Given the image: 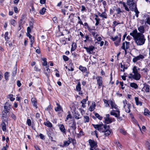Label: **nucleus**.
Instances as JSON below:
<instances>
[{
  "mask_svg": "<svg viewBox=\"0 0 150 150\" xmlns=\"http://www.w3.org/2000/svg\"><path fill=\"white\" fill-rule=\"evenodd\" d=\"M83 48L86 50L87 52L89 54H92L91 52L93 50L95 47L93 46H89L88 47H84Z\"/></svg>",
  "mask_w": 150,
  "mask_h": 150,
  "instance_id": "f8f14e48",
  "label": "nucleus"
},
{
  "mask_svg": "<svg viewBox=\"0 0 150 150\" xmlns=\"http://www.w3.org/2000/svg\"><path fill=\"white\" fill-rule=\"evenodd\" d=\"M80 115L78 112H76L74 113V117L76 119L78 120L81 118V117H80Z\"/></svg>",
  "mask_w": 150,
  "mask_h": 150,
  "instance_id": "a878e982",
  "label": "nucleus"
},
{
  "mask_svg": "<svg viewBox=\"0 0 150 150\" xmlns=\"http://www.w3.org/2000/svg\"><path fill=\"white\" fill-rule=\"evenodd\" d=\"M44 124L46 126L50 127H52V124L49 121H47L46 122H44Z\"/></svg>",
  "mask_w": 150,
  "mask_h": 150,
  "instance_id": "7c9ffc66",
  "label": "nucleus"
},
{
  "mask_svg": "<svg viewBox=\"0 0 150 150\" xmlns=\"http://www.w3.org/2000/svg\"><path fill=\"white\" fill-rule=\"evenodd\" d=\"M123 103L124 104V108H125L127 106V104H128L127 103V100H123Z\"/></svg>",
  "mask_w": 150,
  "mask_h": 150,
  "instance_id": "052dcab7",
  "label": "nucleus"
},
{
  "mask_svg": "<svg viewBox=\"0 0 150 150\" xmlns=\"http://www.w3.org/2000/svg\"><path fill=\"white\" fill-rule=\"evenodd\" d=\"M7 40V41L6 42V43L7 44H8V45L10 47H11L12 46V44L11 42L9 40Z\"/></svg>",
  "mask_w": 150,
  "mask_h": 150,
  "instance_id": "bf43d9fd",
  "label": "nucleus"
},
{
  "mask_svg": "<svg viewBox=\"0 0 150 150\" xmlns=\"http://www.w3.org/2000/svg\"><path fill=\"white\" fill-rule=\"evenodd\" d=\"M11 23L12 25H13L14 26H15L16 24V21L14 19H12L11 20Z\"/></svg>",
  "mask_w": 150,
  "mask_h": 150,
  "instance_id": "de8ad7c7",
  "label": "nucleus"
},
{
  "mask_svg": "<svg viewBox=\"0 0 150 150\" xmlns=\"http://www.w3.org/2000/svg\"><path fill=\"white\" fill-rule=\"evenodd\" d=\"M81 83L80 82H78L77 83V84L76 86V90L77 91H79V94L80 95H81L83 94V93L82 91H81Z\"/></svg>",
  "mask_w": 150,
  "mask_h": 150,
  "instance_id": "ddd939ff",
  "label": "nucleus"
},
{
  "mask_svg": "<svg viewBox=\"0 0 150 150\" xmlns=\"http://www.w3.org/2000/svg\"><path fill=\"white\" fill-rule=\"evenodd\" d=\"M104 121L107 124L111 123L112 122L115 121L114 118H111L110 117V115L109 114L106 115V116L104 118Z\"/></svg>",
  "mask_w": 150,
  "mask_h": 150,
  "instance_id": "0eeeda50",
  "label": "nucleus"
},
{
  "mask_svg": "<svg viewBox=\"0 0 150 150\" xmlns=\"http://www.w3.org/2000/svg\"><path fill=\"white\" fill-rule=\"evenodd\" d=\"M110 114L111 115L114 116L115 117H117L118 121H120L122 120V117H120L119 110H113L110 112Z\"/></svg>",
  "mask_w": 150,
  "mask_h": 150,
  "instance_id": "39448f33",
  "label": "nucleus"
},
{
  "mask_svg": "<svg viewBox=\"0 0 150 150\" xmlns=\"http://www.w3.org/2000/svg\"><path fill=\"white\" fill-rule=\"evenodd\" d=\"M120 4L123 5L125 9L127 11H129L130 10L133 11L134 9L137 8L136 3L135 1L134 0H127V4L129 6L128 7L126 4L123 2L120 1Z\"/></svg>",
  "mask_w": 150,
  "mask_h": 150,
  "instance_id": "f03ea898",
  "label": "nucleus"
},
{
  "mask_svg": "<svg viewBox=\"0 0 150 150\" xmlns=\"http://www.w3.org/2000/svg\"><path fill=\"white\" fill-rule=\"evenodd\" d=\"M132 11H134L135 13V15L136 16L137 18H138V17L139 14V12L138 11L137 7L134 9Z\"/></svg>",
  "mask_w": 150,
  "mask_h": 150,
  "instance_id": "f704fd0d",
  "label": "nucleus"
},
{
  "mask_svg": "<svg viewBox=\"0 0 150 150\" xmlns=\"http://www.w3.org/2000/svg\"><path fill=\"white\" fill-rule=\"evenodd\" d=\"M103 101L104 103L106 104V107L110 106L109 104L108 103V102H110V100L108 101L105 99H103Z\"/></svg>",
  "mask_w": 150,
  "mask_h": 150,
  "instance_id": "49530a36",
  "label": "nucleus"
},
{
  "mask_svg": "<svg viewBox=\"0 0 150 150\" xmlns=\"http://www.w3.org/2000/svg\"><path fill=\"white\" fill-rule=\"evenodd\" d=\"M120 132L121 133L124 135L126 134V132L122 129H120Z\"/></svg>",
  "mask_w": 150,
  "mask_h": 150,
  "instance_id": "e2e57ef3",
  "label": "nucleus"
},
{
  "mask_svg": "<svg viewBox=\"0 0 150 150\" xmlns=\"http://www.w3.org/2000/svg\"><path fill=\"white\" fill-rule=\"evenodd\" d=\"M72 140V139L71 138H68V140L67 141H64V142L63 146H67L71 143Z\"/></svg>",
  "mask_w": 150,
  "mask_h": 150,
  "instance_id": "2eb2a0df",
  "label": "nucleus"
},
{
  "mask_svg": "<svg viewBox=\"0 0 150 150\" xmlns=\"http://www.w3.org/2000/svg\"><path fill=\"white\" fill-rule=\"evenodd\" d=\"M26 20V16L25 15H22L20 20V23L21 24H23L25 23Z\"/></svg>",
  "mask_w": 150,
  "mask_h": 150,
  "instance_id": "aec40b11",
  "label": "nucleus"
},
{
  "mask_svg": "<svg viewBox=\"0 0 150 150\" xmlns=\"http://www.w3.org/2000/svg\"><path fill=\"white\" fill-rule=\"evenodd\" d=\"M95 20H96V22L95 23V25L97 26L99 24V22L100 20V19L99 18H95Z\"/></svg>",
  "mask_w": 150,
  "mask_h": 150,
  "instance_id": "864d4df0",
  "label": "nucleus"
},
{
  "mask_svg": "<svg viewBox=\"0 0 150 150\" xmlns=\"http://www.w3.org/2000/svg\"><path fill=\"white\" fill-rule=\"evenodd\" d=\"M99 35L98 34H96L95 38L98 41H100L102 39V38L100 37H98Z\"/></svg>",
  "mask_w": 150,
  "mask_h": 150,
  "instance_id": "ea45409f",
  "label": "nucleus"
},
{
  "mask_svg": "<svg viewBox=\"0 0 150 150\" xmlns=\"http://www.w3.org/2000/svg\"><path fill=\"white\" fill-rule=\"evenodd\" d=\"M88 142L91 148H94L97 146V142L93 140L89 139Z\"/></svg>",
  "mask_w": 150,
  "mask_h": 150,
  "instance_id": "4468645a",
  "label": "nucleus"
},
{
  "mask_svg": "<svg viewBox=\"0 0 150 150\" xmlns=\"http://www.w3.org/2000/svg\"><path fill=\"white\" fill-rule=\"evenodd\" d=\"M8 33L7 32H6L5 34V39L6 40H7L9 39V38L8 36Z\"/></svg>",
  "mask_w": 150,
  "mask_h": 150,
  "instance_id": "09e8293b",
  "label": "nucleus"
},
{
  "mask_svg": "<svg viewBox=\"0 0 150 150\" xmlns=\"http://www.w3.org/2000/svg\"><path fill=\"white\" fill-rule=\"evenodd\" d=\"M81 11L82 12L83 11H86V9L85 7V6L83 5H82L81 6Z\"/></svg>",
  "mask_w": 150,
  "mask_h": 150,
  "instance_id": "13d9d810",
  "label": "nucleus"
},
{
  "mask_svg": "<svg viewBox=\"0 0 150 150\" xmlns=\"http://www.w3.org/2000/svg\"><path fill=\"white\" fill-rule=\"evenodd\" d=\"M44 62L43 63V65L44 66H46L47 65V62L46 61L47 59L46 58H43L42 59Z\"/></svg>",
  "mask_w": 150,
  "mask_h": 150,
  "instance_id": "8fccbe9b",
  "label": "nucleus"
},
{
  "mask_svg": "<svg viewBox=\"0 0 150 150\" xmlns=\"http://www.w3.org/2000/svg\"><path fill=\"white\" fill-rule=\"evenodd\" d=\"M129 75L130 76H129V78L133 79L136 80H139L141 77V74L139 73L135 74H130Z\"/></svg>",
  "mask_w": 150,
  "mask_h": 150,
  "instance_id": "1a4fd4ad",
  "label": "nucleus"
},
{
  "mask_svg": "<svg viewBox=\"0 0 150 150\" xmlns=\"http://www.w3.org/2000/svg\"><path fill=\"white\" fill-rule=\"evenodd\" d=\"M72 118V116L71 115L70 112H69V113L68 114V115H67V117L66 118V119L65 120L66 121H67V120H68L69 119V118Z\"/></svg>",
  "mask_w": 150,
  "mask_h": 150,
  "instance_id": "3c124183",
  "label": "nucleus"
},
{
  "mask_svg": "<svg viewBox=\"0 0 150 150\" xmlns=\"http://www.w3.org/2000/svg\"><path fill=\"white\" fill-rule=\"evenodd\" d=\"M129 42L125 41L122 43L121 48L122 49L124 50L125 52H126L127 50L129 49Z\"/></svg>",
  "mask_w": 150,
  "mask_h": 150,
  "instance_id": "9d476101",
  "label": "nucleus"
},
{
  "mask_svg": "<svg viewBox=\"0 0 150 150\" xmlns=\"http://www.w3.org/2000/svg\"><path fill=\"white\" fill-rule=\"evenodd\" d=\"M132 72L134 74L139 73L137 70V67L136 66H134L132 69Z\"/></svg>",
  "mask_w": 150,
  "mask_h": 150,
  "instance_id": "72a5a7b5",
  "label": "nucleus"
},
{
  "mask_svg": "<svg viewBox=\"0 0 150 150\" xmlns=\"http://www.w3.org/2000/svg\"><path fill=\"white\" fill-rule=\"evenodd\" d=\"M144 58V56L143 55L140 54L139 55L134 57L132 59V61L134 63H136L138 60H140L142 61Z\"/></svg>",
  "mask_w": 150,
  "mask_h": 150,
  "instance_id": "9b49d317",
  "label": "nucleus"
},
{
  "mask_svg": "<svg viewBox=\"0 0 150 150\" xmlns=\"http://www.w3.org/2000/svg\"><path fill=\"white\" fill-rule=\"evenodd\" d=\"M11 105L9 103V101L8 100L5 103L4 107V110L2 112V121L6 122L8 119V113L11 109Z\"/></svg>",
  "mask_w": 150,
  "mask_h": 150,
  "instance_id": "7ed1b4c3",
  "label": "nucleus"
},
{
  "mask_svg": "<svg viewBox=\"0 0 150 150\" xmlns=\"http://www.w3.org/2000/svg\"><path fill=\"white\" fill-rule=\"evenodd\" d=\"M63 58L64 60L65 61H68L69 59V58L67 56H66L65 55H63Z\"/></svg>",
  "mask_w": 150,
  "mask_h": 150,
  "instance_id": "5fc2aeb1",
  "label": "nucleus"
},
{
  "mask_svg": "<svg viewBox=\"0 0 150 150\" xmlns=\"http://www.w3.org/2000/svg\"><path fill=\"white\" fill-rule=\"evenodd\" d=\"M79 69L83 72H85L87 70L86 69L85 67H82L81 66H79Z\"/></svg>",
  "mask_w": 150,
  "mask_h": 150,
  "instance_id": "58836bf2",
  "label": "nucleus"
},
{
  "mask_svg": "<svg viewBox=\"0 0 150 150\" xmlns=\"http://www.w3.org/2000/svg\"><path fill=\"white\" fill-rule=\"evenodd\" d=\"M33 28H31L30 27H28L27 28V33H30L31 32V30Z\"/></svg>",
  "mask_w": 150,
  "mask_h": 150,
  "instance_id": "338daca9",
  "label": "nucleus"
},
{
  "mask_svg": "<svg viewBox=\"0 0 150 150\" xmlns=\"http://www.w3.org/2000/svg\"><path fill=\"white\" fill-rule=\"evenodd\" d=\"M77 47L76 43L75 42H73L71 48V51H73L75 50Z\"/></svg>",
  "mask_w": 150,
  "mask_h": 150,
  "instance_id": "c85d7f7f",
  "label": "nucleus"
},
{
  "mask_svg": "<svg viewBox=\"0 0 150 150\" xmlns=\"http://www.w3.org/2000/svg\"><path fill=\"white\" fill-rule=\"evenodd\" d=\"M144 115H150V112L147 109H145L144 110Z\"/></svg>",
  "mask_w": 150,
  "mask_h": 150,
  "instance_id": "c9c22d12",
  "label": "nucleus"
},
{
  "mask_svg": "<svg viewBox=\"0 0 150 150\" xmlns=\"http://www.w3.org/2000/svg\"><path fill=\"white\" fill-rule=\"evenodd\" d=\"M84 122L85 123L88 122L89 121V117L87 116H84Z\"/></svg>",
  "mask_w": 150,
  "mask_h": 150,
  "instance_id": "473e14b6",
  "label": "nucleus"
},
{
  "mask_svg": "<svg viewBox=\"0 0 150 150\" xmlns=\"http://www.w3.org/2000/svg\"><path fill=\"white\" fill-rule=\"evenodd\" d=\"M95 115L96 117L100 120H101L103 118V117L97 113H96Z\"/></svg>",
  "mask_w": 150,
  "mask_h": 150,
  "instance_id": "c03bdc74",
  "label": "nucleus"
},
{
  "mask_svg": "<svg viewBox=\"0 0 150 150\" xmlns=\"http://www.w3.org/2000/svg\"><path fill=\"white\" fill-rule=\"evenodd\" d=\"M143 89H144L146 92H149L150 86L149 85L147 84L145 85Z\"/></svg>",
  "mask_w": 150,
  "mask_h": 150,
  "instance_id": "b1692460",
  "label": "nucleus"
},
{
  "mask_svg": "<svg viewBox=\"0 0 150 150\" xmlns=\"http://www.w3.org/2000/svg\"><path fill=\"white\" fill-rule=\"evenodd\" d=\"M130 86L131 87L134 88L135 89H137L138 87L137 85L134 83H131L130 84Z\"/></svg>",
  "mask_w": 150,
  "mask_h": 150,
  "instance_id": "c756f323",
  "label": "nucleus"
},
{
  "mask_svg": "<svg viewBox=\"0 0 150 150\" xmlns=\"http://www.w3.org/2000/svg\"><path fill=\"white\" fill-rule=\"evenodd\" d=\"M92 125L95 128L98 130L100 132H104L107 129L109 128V126H107L106 125H104L102 123L98 125L92 124Z\"/></svg>",
  "mask_w": 150,
  "mask_h": 150,
  "instance_id": "20e7f679",
  "label": "nucleus"
},
{
  "mask_svg": "<svg viewBox=\"0 0 150 150\" xmlns=\"http://www.w3.org/2000/svg\"><path fill=\"white\" fill-rule=\"evenodd\" d=\"M98 15L103 18L106 19L107 18V14L105 11L102 12V13L99 12L98 13Z\"/></svg>",
  "mask_w": 150,
  "mask_h": 150,
  "instance_id": "f3484780",
  "label": "nucleus"
},
{
  "mask_svg": "<svg viewBox=\"0 0 150 150\" xmlns=\"http://www.w3.org/2000/svg\"><path fill=\"white\" fill-rule=\"evenodd\" d=\"M8 98H9L11 101H14L15 98H13V95L12 94H10L8 96Z\"/></svg>",
  "mask_w": 150,
  "mask_h": 150,
  "instance_id": "a19ab883",
  "label": "nucleus"
},
{
  "mask_svg": "<svg viewBox=\"0 0 150 150\" xmlns=\"http://www.w3.org/2000/svg\"><path fill=\"white\" fill-rule=\"evenodd\" d=\"M110 38L113 41H115L114 43L116 46H118L119 45L121 40L120 35V37H118L117 36H116L114 37H111Z\"/></svg>",
  "mask_w": 150,
  "mask_h": 150,
  "instance_id": "423d86ee",
  "label": "nucleus"
},
{
  "mask_svg": "<svg viewBox=\"0 0 150 150\" xmlns=\"http://www.w3.org/2000/svg\"><path fill=\"white\" fill-rule=\"evenodd\" d=\"M130 104L129 103H128L127 104V106L124 108L125 109V111L127 113H129L130 112Z\"/></svg>",
  "mask_w": 150,
  "mask_h": 150,
  "instance_id": "393cba45",
  "label": "nucleus"
},
{
  "mask_svg": "<svg viewBox=\"0 0 150 150\" xmlns=\"http://www.w3.org/2000/svg\"><path fill=\"white\" fill-rule=\"evenodd\" d=\"M85 38H86V39L87 40V41H91L90 38L88 36V35H86L85 36Z\"/></svg>",
  "mask_w": 150,
  "mask_h": 150,
  "instance_id": "69168bd1",
  "label": "nucleus"
},
{
  "mask_svg": "<svg viewBox=\"0 0 150 150\" xmlns=\"http://www.w3.org/2000/svg\"><path fill=\"white\" fill-rule=\"evenodd\" d=\"M110 104L111 105L112 108H115L117 109V110H119L117 108V106L116 105L115 103V102L113 101V100H110Z\"/></svg>",
  "mask_w": 150,
  "mask_h": 150,
  "instance_id": "a211bd4d",
  "label": "nucleus"
},
{
  "mask_svg": "<svg viewBox=\"0 0 150 150\" xmlns=\"http://www.w3.org/2000/svg\"><path fill=\"white\" fill-rule=\"evenodd\" d=\"M27 123L28 126H30L31 124V122L30 120V119H28L27 121Z\"/></svg>",
  "mask_w": 150,
  "mask_h": 150,
  "instance_id": "4d7b16f0",
  "label": "nucleus"
},
{
  "mask_svg": "<svg viewBox=\"0 0 150 150\" xmlns=\"http://www.w3.org/2000/svg\"><path fill=\"white\" fill-rule=\"evenodd\" d=\"M136 104L137 105H139L141 106L142 105V103L139 100V99L138 97H135L134 98Z\"/></svg>",
  "mask_w": 150,
  "mask_h": 150,
  "instance_id": "4be33fe9",
  "label": "nucleus"
},
{
  "mask_svg": "<svg viewBox=\"0 0 150 150\" xmlns=\"http://www.w3.org/2000/svg\"><path fill=\"white\" fill-rule=\"evenodd\" d=\"M31 101L32 103H33V105L35 106H36V99L34 98H32Z\"/></svg>",
  "mask_w": 150,
  "mask_h": 150,
  "instance_id": "4c0bfd02",
  "label": "nucleus"
},
{
  "mask_svg": "<svg viewBox=\"0 0 150 150\" xmlns=\"http://www.w3.org/2000/svg\"><path fill=\"white\" fill-rule=\"evenodd\" d=\"M9 73L8 72H6L4 74L5 79L6 80H7L8 79L9 77L8 76Z\"/></svg>",
  "mask_w": 150,
  "mask_h": 150,
  "instance_id": "a18cd8bd",
  "label": "nucleus"
},
{
  "mask_svg": "<svg viewBox=\"0 0 150 150\" xmlns=\"http://www.w3.org/2000/svg\"><path fill=\"white\" fill-rule=\"evenodd\" d=\"M146 144L148 147V149H149V147H150V141L147 142L146 143Z\"/></svg>",
  "mask_w": 150,
  "mask_h": 150,
  "instance_id": "774afa93",
  "label": "nucleus"
},
{
  "mask_svg": "<svg viewBox=\"0 0 150 150\" xmlns=\"http://www.w3.org/2000/svg\"><path fill=\"white\" fill-rule=\"evenodd\" d=\"M57 107L55 108V110L56 111H58L61 110L62 108L60 105L58 103H56Z\"/></svg>",
  "mask_w": 150,
  "mask_h": 150,
  "instance_id": "bb28decb",
  "label": "nucleus"
},
{
  "mask_svg": "<svg viewBox=\"0 0 150 150\" xmlns=\"http://www.w3.org/2000/svg\"><path fill=\"white\" fill-rule=\"evenodd\" d=\"M45 11L46 9L44 7H43L40 11V14L43 15L45 13Z\"/></svg>",
  "mask_w": 150,
  "mask_h": 150,
  "instance_id": "79ce46f5",
  "label": "nucleus"
},
{
  "mask_svg": "<svg viewBox=\"0 0 150 150\" xmlns=\"http://www.w3.org/2000/svg\"><path fill=\"white\" fill-rule=\"evenodd\" d=\"M14 70L12 71V76H15L16 74V71H17V68L16 67L14 68Z\"/></svg>",
  "mask_w": 150,
  "mask_h": 150,
  "instance_id": "603ef678",
  "label": "nucleus"
},
{
  "mask_svg": "<svg viewBox=\"0 0 150 150\" xmlns=\"http://www.w3.org/2000/svg\"><path fill=\"white\" fill-rule=\"evenodd\" d=\"M138 30L139 32L138 33H141L143 34L145 32V29L143 26H140L138 28Z\"/></svg>",
  "mask_w": 150,
  "mask_h": 150,
  "instance_id": "412c9836",
  "label": "nucleus"
},
{
  "mask_svg": "<svg viewBox=\"0 0 150 150\" xmlns=\"http://www.w3.org/2000/svg\"><path fill=\"white\" fill-rule=\"evenodd\" d=\"M4 122H5L3 121V123L2 124V130L4 131H5L6 130V125Z\"/></svg>",
  "mask_w": 150,
  "mask_h": 150,
  "instance_id": "e433bc0d",
  "label": "nucleus"
},
{
  "mask_svg": "<svg viewBox=\"0 0 150 150\" xmlns=\"http://www.w3.org/2000/svg\"><path fill=\"white\" fill-rule=\"evenodd\" d=\"M52 20L54 23H56L57 22V18L56 17H54L53 18Z\"/></svg>",
  "mask_w": 150,
  "mask_h": 150,
  "instance_id": "0e129e2a",
  "label": "nucleus"
},
{
  "mask_svg": "<svg viewBox=\"0 0 150 150\" xmlns=\"http://www.w3.org/2000/svg\"><path fill=\"white\" fill-rule=\"evenodd\" d=\"M96 107V104L95 102H93L92 103V105H91L89 108V110L91 111H93Z\"/></svg>",
  "mask_w": 150,
  "mask_h": 150,
  "instance_id": "5701e85b",
  "label": "nucleus"
},
{
  "mask_svg": "<svg viewBox=\"0 0 150 150\" xmlns=\"http://www.w3.org/2000/svg\"><path fill=\"white\" fill-rule=\"evenodd\" d=\"M97 80V84L98 85V88L100 89L101 86L103 87V78L101 76H98L96 78Z\"/></svg>",
  "mask_w": 150,
  "mask_h": 150,
  "instance_id": "6e6552de",
  "label": "nucleus"
},
{
  "mask_svg": "<svg viewBox=\"0 0 150 150\" xmlns=\"http://www.w3.org/2000/svg\"><path fill=\"white\" fill-rule=\"evenodd\" d=\"M146 20V23L149 25H150V18L149 17H147Z\"/></svg>",
  "mask_w": 150,
  "mask_h": 150,
  "instance_id": "6e6d98bb",
  "label": "nucleus"
},
{
  "mask_svg": "<svg viewBox=\"0 0 150 150\" xmlns=\"http://www.w3.org/2000/svg\"><path fill=\"white\" fill-rule=\"evenodd\" d=\"M132 36L135 42L138 46L142 45L144 44L146 39L145 35L141 33H138L137 30L135 29L130 33Z\"/></svg>",
  "mask_w": 150,
  "mask_h": 150,
  "instance_id": "f257e3e1",
  "label": "nucleus"
},
{
  "mask_svg": "<svg viewBox=\"0 0 150 150\" xmlns=\"http://www.w3.org/2000/svg\"><path fill=\"white\" fill-rule=\"evenodd\" d=\"M59 129L63 133L66 134V130L63 124H61L59 125Z\"/></svg>",
  "mask_w": 150,
  "mask_h": 150,
  "instance_id": "6ab92c4d",
  "label": "nucleus"
},
{
  "mask_svg": "<svg viewBox=\"0 0 150 150\" xmlns=\"http://www.w3.org/2000/svg\"><path fill=\"white\" fill-rule=\"evenodd\" d=\"M71 127L73 130H75L76 129V123L74 121L71 122Z\"/></svg>",
  "mask_w": 150,
  "mask_h": 150,
  "instance_id": "cd10ccee",
  "label": "nucleus"
},
{
  "mask_svg": "<svg viewBox=\"0 0 150 150\" xmlns=\"http://www.w3.org/2000/svg\"><path fill=\"white\" fill-rule=\"evenodd\" d=\"M108 128L104 132V135L105 136H107L109 135L111 133L110 130L108 129Z\"/></svg>",
  "mask_w": 150,
  "mask_h": 150,
  "instance_id": "2f4dec72",
  "label": "nucleus"
},
{
  "mask_svg": "<svg viewBox=\"0 0 150 150\" xmlns=\"http://www.w3.org/2000/svg\"><path fill=\"white\" fill-rule=\"evenodd\" d=\"M116 11L117 12V13L118 14H119L121 12H122L120 8H117L116 9Z\"/></svg>",
  "mask_w": 150,
  "mask_h": 150,
  "instance_id": "680f3d73",
  "label": "nucleus"
},
{
  "mask_svg": "<svg viewBox=\"0 0 150 150\" xmlns=\"http://www.w3.org/2000/svg\"><path fill=\"white\" fill-rule=\"evenodd\" d=\"M48 67H49V66L46 67V70H45V71H47V72H45V74L47 76V75H48V73H49L50 71V70L49 68Z\"/></svg>",
  "mask_w": 150,
  "mask_h": 150,
  "instance_id": "37998d69",
  "label": "nucleus"
},
{
  "mask_svg": "<svg viewBox=\"0 0 150 150\" xmlns=\"http://www.w3.org/2000/svg\"><path fill=\"white\" fill-rule=\"evenodd\" d=\"M88 31L95 38L96 36V34H97V33L96 32V29H91V28H88Z\"/></svg>",
  "mask_w": 150,
  "mask_h": 150,
  "instance_id": "dca6fc26",
  "label": "nucleus"
}]
</instances>
